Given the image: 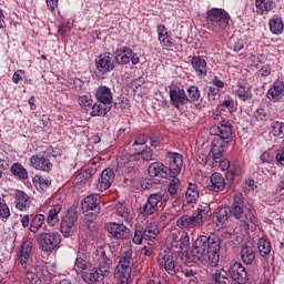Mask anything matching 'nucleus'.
Returning a JSON list of instances; mask_svg holds the SVG:
<instances>
[{
	"label": "nucleus",
	"instance_id": "f257e3e1",
	"mask_svg": "<svg viewBox=\"0 0 284 284\" xmlns=\"http://www.w3.org/2000/svg\"><path fill=\"white\" fill-rule=\"evenodd\" d=\"M191 254L195 263L216 267L221 261V237L216 233L200 235L192 245Z\"/></svg>",
	"mask_w": 284,
	"mask_h": 284
},
{
	"label": "nucleus",
	"instance_id": "f03ea898",
	"mask_svg": "<svg viewBox=\"0 0 284 284\" xmlns=\"http://www.w3.org/2000/svg\"><path fill=\"white\" fill-rule=\"evenodd\" d=\"M210 134L216 136L212 140V153L215 160L220 161L221 155L225 154V149L232 143V122L221 118L217 124L210 128Z\"/></svg>",
	"mask_w": 284,
	"mask_h": 284
},
{
	"label": "nucleus",
	"instance_id": "7ed1b4c3",
	"mask_svg": "<svg viewBox=\"0 0 284 284\" xmlns=\"http://www.w3.org/2000/svg\"><path fill=\"white\" fill-rule=\"evenodd\" d=\"M132 267H134V251L132 247L124 248L118 257L113 276L115 284H130L132 278Z\"/></svg>",
	"mask_w": 284,
	"mask_h": 284
},
{
	"label": "nucleus",
	"instance_id": "20e7f679",
	"mask_svg": "<svg viewBox=\"0 0 284 284\" xmlns=\"http://www.w3.org/2000/svg\"><path fill=\"white\" fill-rule=\"evenodd\" d=\"M230 214L236 221H241L246 227L250 225L256 226V210L252 206H246L241 195H235L232 205L229 207Z\"/></svg>",
	"mask_w": 284,
	"mask_h": 284
},
{
	"label": "nucleus",
	"instance_id": "39448f33",
	"mask_svg": "<svg viewBox=\"0 0 284 284\" xmlns=\"http://www.w3.org/2000/svg\"><path fill=\"white\" fill-rule=\"evenodd\" d=\"M205 21L209 30L219 34V32H225L227 30V26H230V13L223 8H212L207 10Z\"/></svg>",
	"mask_w": 284,
	"mask_h": 284
},
{
	"label": "nucleus",
	"instance_id": "423d86ee",
	"mask_svg": "<svg viewBox=\"0 0 284 284\" xmlns=\"http://www.w3.org/2000/svg\"><path fill=\"white\" fill-rule=\"evenodd\" d=\"M165 248H161L160 252H171L172 254H183V250L190 247V235L187 233L174 229L170 231L165 240Z\"/></svg>",
	"mask_w": 284,
	"mask_h": 284
},
{
	"label": "nucleus",
	"instance_id": "0eeeda50",
	"mask_svg": "<svg viewBox=\"0 0 284 284\" xmlns=\"http://www.w3.org/2000/svg\"><path fill=\"white\" fill-rule=\"evenodd\" d=\"M181 261H183V253L160 251L158 254L159 267L168 272L170 276H176L181 272Z\"/></svg>",
	"mask_w": 284,
	"mask_h": 284
},
{
	"label": "nucleus",
	"instance_id": "6e6552de",
	"mask_svg": "<svg viewBox=\"0 0 284 284\" xmlns=\"http://www.w3.org/2000/svg\"><path fill=\"white\" fill-rule=\"evenodd\" d=\"M160 232L161 231L159 230V224H156L154 220L146 221L145 226L138 224L134 229L132 243L134 245H141L143 241H150V243H154Z\"/></svg>",
	"mask_w": 284,
	"mask_h": 284
},
{
	"label": "nucleus",
	"instance_id": "1a4fd4ad",
	"mask_svg": "<svg viewBox=\"0 0 284 284\" xmlns=\"http://www.w3.org/2000/svg\"><path fill=\"white\" fill-rule=\"evenodd\" d=\"M32 254V242L26 241L22 243L18 253V265L23 268V274L27 281H34L37 273L34 266L30 263V255Z\"/></svg>",
	"mask_w": 284,
	"mask_h": 284
},
{
	"label": "nucleus",
	"instance_id": "9d476101",
	"mask_svg": "<svg viewBox=\"0 0 284 284\" xmlns=\"http://www.w3.org/2000/svg\"><path fill=\"white\" fill-rule=\"evenodd\" d=\"M95 261L101 276L108 278L112 274V250L110 246H98L95 250Z\"/></svg>",
	"mask_w": 284,
	"mask_h": 284
},
{
	"label": "nucleus",
	"instance_id": "9b49d317",
	"mask_svg": "<svg viewBox=\"0 0 284 284\" xmlns=\"http://www.w3.org/2000/svg\"><path fill=\"white\" fill-rule=\"evenodd\" d=\"M95 99L98 106L97 114H102L105 116L110 110H112V103L114 101V93H112V89L106 85H100L95 90Z\"/></svg>",
	"mask_w": 284,
	"mask_h": 284
},
{
	"label": "nucleus",
	"instance_id": "f8f14e48",
	"mask_svg": "<svg viewBox=\"0 0 284 284\" xmlns=\"http://www.w3.org/2000/svg\"><path fill=\"white\" fill-rule=\"evenodd\" d=\"M50 156H57L52 146L33 154L29 160L31 168L33 170H40V172H51L53 164L50 161Z\"/></svg>",
	"mask_w": 284,
	"mask_h": 284
},
{
	"label": "nucleus",
	"instance_id": "ddd939ff",
	"mask_svg": "<svg viewBox=\"0 0 284 284\" xmlns=\"http://www.w3.org/2000/svg\"><path fill=\"white\" fill-rule=\"evenodd\" d=\"M37 243L41 252L50 254L61 244V234L59 232H42L38 234Z\"/></svg>",
	"mask_w": 284,
	"mask_h": 284
},
{
	"label": "nucleus",
	"instance_id": "4468645a",
	"mask_svg": "<svg viewBox=\"0 0 284 284\" xmlns=\"http://www.w3.org/2000/svg\"><path fill=\"white\" fill-rule=\"evenodd\" d=\"M168 200L163 199L162 192L152 193L149 195L146 202L140 206L139 212L141 216H152L159 212V207H165Z\"/></svg>",
	"mask_w": 284,
	"mask_h": 284
},
{
	"label": "nucleus",
	"instance_id": "2eb2a0df",
	"mask_svg": "<svg viewBox=\"0 0 284 284\" xmlns=\"http://www.w3.org/2000/svg\"><path fill=\"white\" fill-rule=\"evenodd\" d=\"M113 59L116 65H128L130 61L132 65H139V63L141 62L139 55H136V53H134V51L130 47L118 48L113 52Z\"/></svg>",
	"mask_w": 284,
	"mask_h": 284
},
{
	"label": "nucleus",
	"instance_id": "dca6fc26",
	"mask_svg": "<svg viewBox=\"0 0 284 284\" xmlns=\"http://www.w3.org/2000/svg\"><path fill=\"white\" fill-rule=\"evenodd\" d=\"M106 232H109L111 239L115 241H128L132 236V231L123 223L111 222L105 225Z\"/></svg>",
	"mask_w": 284,
	"mask_h": 284
},
{
	"label": "nucleus",
	"instance_id": "f3484780",
	"mask_svg": "<svg viewBox=\"0 0 284 284\" xmlns=\"http://www.w3.org/2000/svg\"><path fill=\"white\" fill-rule=\"evenodd\" d=\"M101 196L99 194H91L82 201V212L87 214H99L101 212Z\"/></svg>",
	"mask_w": 284,
	"mask_h": 284
},
{
	"label": "nucleus",
	"instance_id": "a211bd4d",
	"mask_svg": "<svg viewBox=\"0 0 284 284\" xmlns=\"http://www.w3.org/2000/svg\"><path fill=\"white\" fill-rule=\"evenodd\" d=\"M227 274L231 276L232 281H235V283H247V271L245 270V266L239 262H234L229 265Z\"/></svg>",
	"mask_w": 284,
	"mask_h": 284
},
{
	"label": "nucleus",
	"instance_id": "6ab92c4d",
	"mask_svg": "<svg viewBox=\"0 0 284 284\" xmlns=\"http://www.w3.org/2000/svg\"><path fill=\"white\" fill-rule=\"evenodd\" d=\"M110 52L102 53L95 60V69L100 74H108L114 70V60L112 61Z\"/></svg>",
	"mask_w": 284,
	"mask_h": 284
},
{
	"label": "nucleus",
	"instance_id": "aec40b11",
	"mask_svg": "<svg viewBox=\"0 0 284 284\" xmlns=\"http://www.w3.org/2000/svg\"><path fill=\"white\" fill-rule=\"evenodd\" d=\"M115 176L116 175L114 174V170L111 168L104 169L98 179L97 190H99V192H105V190H110L114 183Z\"/></svg>",
	"mask_w": 284,
	"mask_h": 284
},
{
	"label": "nucleus",
	"instance_id": "412c9836",
	"mask_svg": "<svg viewBox=\"0 0 284 284\" xmlns=\"http://www.w3.org/2000/svg\"><path fill=\"white\" fill-rule=\"evenodd\" d=\"M158 40L164 50H170V48H175L174 38H172V33L168 31V27L165 24H159L156 27Z\"/></svg>",
	"mask_w": 284,
	"mask_h": 284
},
{
	"label": "nucleus",
	"instance_id": "4be33fe9",
	"mask_svg": "<svg viewBox=\"0 0 284 284\" xmlns=\"http://www.w3.org/2000/svg\"><path fill=\"white\" fill-rule=\"evenodd\" d=\"M168 156L170 159L169 176H179L181 170H183V155L176 152H169Z\"/></svg>",
	"mask_w": 284,
	"mask_h": 284
},
{
	"label": "nucleus",
	"instance_id": "5701e85b",
	"mask_svg": "<svg viewBox=\"0 0 284 284\" xmlns=\"http://www.w3.org/2000/svg\"><path fill=\"white\" fill-rule=\"evenodd\" d=\"M169 94L171 105H173V108H175L176 110H181V105H187V93H185L184 89H170Z\"/></svg>",
	"mask_w": 284,
	"mask_h": 284
},
{
	"label": "nucleus",
	"instance_id": "b1692460",
	"mask_svg": "<svg viewBox=\"0 0 284 284\" xmlns=\"http://www.w3.org/2000/svg\"><path fill=\"white\" fill-rule=\"evenodd\" d=\"M225 185H227V183L225 182L223 174L214 172L210 176L206 190H209V192H223V190H225Z\"/></svg>",
	"mask_w": 284,
	"mask_h": 284
},
{
	"label": "nucleus",
	"instance_id": "393cba45",
	"mask_svg": "<svg viewBox=\"0 0 284 284\" xmlns=\"http://www.w3.org/2000/svg\"><path fill=\"white\" fill-rule=\"evenodd\" d=\"M14 205L20 212H28L32 205V200H30V195H28V193L17 190L14 192Z\"/></svg>",
	"mask_w": 284,
	"mask_h": 284
},
{
	"label": "nucleus",
	"instance_id": "a878e982",
	"mask_svg": "<svg viewBox=\"0 0 284 284\" xmlns=\"http://www.w3.org/2000/svg\"><path fill=\"white\" fill-rule=\"evenodd\" d=\"M241 261L244 265L254 264V261H256V247H254V244L250 242L243 244L241 248Z\"/></svg>",
	"mask_w": 284,
	"mask_h": 284
},
{
	"label": "nucleus",
	"instance_id": "bb28decb",
	"mask_svg": "<svg viewBox=\"0 0 284 284\" xmlns=\"http://www.w3.org/2000/svg\"><path fill=\"white\" fill-rule=\"evenodd\" d=\"M191 65L199 79L207 77V61L205 59L200 55H193L191 58Z\"/></svg>",
	"mask_w": 284,
	"mask_h": 284
},
{
	"label": "nucleus",
	"instance_id": "cd10ccee",
	"mask_svg": "<svg viewBox=\"0 0 284 284\" xmlns=\"http://www.w3.org/2000/svg\"><path fill=\"white\" fill-rule=\"evenodd\" d=\"M234 94L240 99V101H251L252 85L247 81H240L235 87Z\"/></svg>",
	"mask_w": 284,
	"mask_h": 284
},
{
	"label": "nucleus",
	"instance_id": "c85d7f7f",
	"mask_svg": "<svg viewBox=\"0 0 284 284\" xmlns=\"http://www.w3.org/2000/svg\"><path fill=\"white\" fill-rule=\"evenodd\" d=\"M200 196L199 185L189 183L182 207H186V205H194V203H197Z\"/></svg>",
	"mask_w": 284,
	"mask_h": 284
},
{
	"label": "nucleus",
	"instance_id": "c756f323",
	"mask_svg": "<svg viewBox=\"0 0 284 284\" xmlns=\"http://www.w3.org/2000/svg\"><path fill=\"white\" fill-rule=\"evenodd\" d=\"M173 178L168 185V194L171 196V203H173V207H179L181 205V200H179V189L181 187V180L176 176Z\"/></svg>",
	"mask_w": 284,
	"mask_h": 284
},
{
	"label": "nucleus",
	"instance_id": "7c9ffc66",
	"mask_svg": "<svg viewBox=\"0 0 284 284\" xmlns=\"http://www.w3.org/2000/svg\"><path fill=\"white\" fill-rule=\"evenodd\" d=\"M79 105L83 108L84 110H91V116H104L103 114L97 113V108L99 106L98 102H94V99H92V95H80L78 99Z\"/></svg>",
	"mask_w": 284,
	"mask_h": 284
},
{
	"label": "nucleus",
	"instance_id": "2f4dec72",
	"mask_svg": "<svg viewBox=\"0 0 284 284\" xmlns=\"http://www.w3.org/2000/svg\"><path fill=\"white\" fill-rule=\"evenodd\" d=\"M201 221L196 215H182L176 220V226L180 230H192V227H200Z\"/></svg>",
	"mask_w": 284,
	"mask_h": 284
},
{
	"label": "nucleus",
	"instance_id": "473e14b6",
	"mask_svg": "<svg viewBox=\"0 0 284 284\" xmlns=\"http://www.w3.org/2000/svg\"><path fill=\"white\" fill-rule=\"evenodd\" d=\"M284 97V82L283 81H275L273 85L267 91V99L273 101V103H278L281 99Z\"/></svg>",
	"mask_w": 284,
	"mask_h": 284
},
{
	"label": "nucleus",
	"instance_id": "72a5a7b5",
	"mask_svg": "<svg viewBox=\"0 0 284 284\" xmlns=\"http://www.w3.org/2000/svg\"><path fill=\"white\" fill-rule=\"evenodd\" d=\"M148 172L150 176H159L160 179H168V176H170L168 166L161 162L151 163L148 168Z\"/></svg>",
	"mask_w": 284,
	"mask_h": 284
},
{
	"label": "nucleus",
	"instance_id": "f704fd0d",
	"mask_svg": "<svg viewBox=\"0 0 284 284\" xmlns=\"http://www.w3.org/2000/svg\"><path fill=\"white\" fill-rule=\"evenodd\" d=\"M268 30L271 34H275V37H281L284 32V23L283 18L278 14L272 16L271 19H268Z\"/></svg>",
	"mask_w": 284,
	"mask_h": 284
},
{
	"label": "nucleus",
	"instance_id": "c9c22d12",
	"mask_svg": "<svg viewBox=\"0 0 284 284\" xmlns=\"http://www.w3.org/2000/svg\"><path fill=\"white\" fill-rule=\"evenodd\" d=\"M223 161H225V153H222L220 160H217L214 158L212 146L209 153H203L202 151L197 153V163H200V165H207V163H223Z\"/></svg>",
	"mask_w": 284,
	"mask_h": 284
},
{
	"label": "nucleus",
	"instance_id": "e433bc0d",
	"mask_svg": "<svg viewBox=\"0 0 284 284\" xmlns=\"http://www.w3.org/2000/svg\"><path fill=\"white\" fill-rule=\"evenodd\" d=\"M92 263L90 262V256L83 252H78V256L75 258L74 270L75 272H85L87 270H90V266Z\"/></svg>",
	"mask_w": 284,
	"mask_h": 284
},
{
	"label": "nucleus",
	"instance_id": "4c0bfd02",
	"mask_svg": "<svg viewBox=\"0 0 284 284\" xmlns=\"http://www.w3.org/2000/svg\"><path fill=\"white\" fill-rule=\"evenodd\" d=\"M215 112L217 114H234L236 112V106L234 104V99H225L223 101H220L217 104Z\"/></svg>",
	"mask_w": 284,
	"mask_h": 284
},
{
	"label": "nucleus",
	"instance_id": "58836bf2",
	"mask_svg": "<svg viewBox=\"0 0 284 284\" xmlns=\"http://www.w3.org/2000/svg\"><path fill=\"white\" fill-rule=\"evenodd\" d=\"M195 217L197 221H200V225H203V223H206V221H210L212 219V207H210V204L202 203L199 205L196 210Z\"/></svg>",
	"mask_w": 284,
	"mask_h": 284
},
{
	"label": "nucleus",
	"instance_id": "ea45409f",
	"mask_svg": "<svg viewBox=\"0 0 284 284\" xmlns=\"http://www.w3.org/2000/svg\"><path fill=\"white\" fill-rule=\"evenodd\" d=\"M100 278H101V273H99V268L92 265L82 273V280L84 281V283H88V284L99 283Z\"/></svg>",
	"mask_w": 284,
	"mask_h": 284
},
{
	"label": "nucleus",
	"instance_id": "a19ab883",
	"mask_svg": "<svg viewBox=\"0 0 284 284\" xmlns=\"http://www.w3.org/2000/svg\"><path fill=\"white\" fill-rule=\"evenodd\" d=\"M116 216L122 221V223H126V225H132V221H134L132 213H130V209L124 206L123 203L116 204Z\"/></svg>",
	"mask_w": 284,
	"mask_h": 284
},
{
	"label": "nucleus",
	"instance_id": "79ce46f5",
	"mask_svg": "<svg viewBox=\"0 0 284 284\" xmlns=\"http://www.w3.org/2000/svg\"><path fill=\"white\" fill-rule=\"evenodd\" d=\"M61 210H63V206H61V204H55L49 210V214L45 221L50 227H54V225L59 223V214H61Z\"/></svg>",
	"mask_w": 284,
	"mask_h": 284
},
{
	"label": "nucleus",
	"instance_id": "37998d69",
	"mask_svg": "<svg viewBox=\"0 0 284 284\" xmlns=\"http://www.w3.org/2000/svg\"><path fill=\"white\" fill-rule=\"evenodd\" d=\"M31 222L29 230L32 232V234H37L43 225H45V215L43 214H36V215H30Z\"/></svg>",
	"mask_w": 284,
	"mask_h": 284
},
{
	"label": "nucleus",
	"instance_id": "c03bdc74",
	"mask_svg": "<svg viewBox=\"0 0 284 284\" xmlns=\"http://www.w3.org/2000/svg\"><path fill=\"white\" fill-rule=\"evenodd\" d=\"M134 154L131 159H141L142 161H154V151L150 146H144L142 150L134 149Z\"/></svg>",
	"mask_w": 284,
	"mask_h": 284
},
{
	"label": "nucleus",
	"instance_id": "a18cd8bd",
	"mask_svg": "<svg viewBox=\"0 0 284 284\" xmlns=\"http://www.w3.org/2000/svg\"><path fill=\"white\" fill-rule=\"evenodd\" d=\"M10 172L13 176H16V179H19V181L28 180V170L19 162L11 165Z\"/></svg>",
	"mask_w": 284,
	"mask_h": 284
},
{
	"label": "nucleus",
	"instance_id": "49530a36",
	"mask_svg": "<svg viewBox=\"0 0 284 284\" xmlns=\"http://www.w3.org/2000/svg\"><path fill=\"white\" fill-rule=\"evenodd\" d=\"M257 248L260 256H262L263 258H265V256H270L272 252V243L270 242V239L261 237L257 241Z\"/></svg>",
	"mask_w": 284,
	"mask_h": 284
},
{
	"label": "nucleus",
	"instance_id": "de8ad7c7",
	"mask_svg": "<svg viewBox=\"0 0 284 284\" xmlns=\"http://www.w3.org/2000/svg\"><path fill=\"white\" fill-rule=\"evenodd\" d=\"M77 217L67 215L62 219L60 232L64 234V236H69L70 232H72V227H74V223Z\"/></svg>",
	"mask_w": 284,
	"mask_h": 284
},
{
	"label": "nucleus",
	"instance_id": "09e8293b",
	"mask_svg": "<svg viewBox=\"0 0 284 284\" xmlns=\"http://www.w3.org/2000/svg\"><path fill=\"white\" fill-rule=\"evenodd\" d=\"M271 134L276 139H284V122L273 120L270 124Z\"/></svg>",
	"mask_w": 284,
	"mask_h": 284
},
{
	"label": "nucleus",
	"instance_id": "8fccbe9b",
	"mask_svg": "<svg viewBox=\"0 0 284 284\" xmlns=\"http://www.w3.org/2000/svg\"><path fill=\"white\" fill-rule=\"evenodd\" d=\"M211 278L214 284H230V277L227 276V272L224 270H216L211 274Z\"/></svg>",
	"mask_w": 284,
	"mask_h": 284
},
{
	"label": "nucleus",
	"instance_id": "3c124183",
	"mask_svg": "<svg viewBox=\"0 0 284 284\" xmlns=\"http://www.w3.org/2000/svg\"><path fill=\"white\" fill-rule=\"evenodd\" d=\"M201 99V90L196 85H190L186 89L187 103H196Z\"/></svg>",
	"mask_w": 284,
	"mask_h": 284
},
{
	"label": "nucleus",
	"instance_id": "603ef678",
	"mask_svg": "<svg viewBox=\"0 0 284 284\" xmlns=\"http://www.w3.org/2000/svg\"><path fill=\"white\" fill-rule=\"evenodd\" d=\"M92 176H94V169L88 168L77 174L75 179L79 183L85 184L92 182Z\"/></svg>",
	"mask_w": 284,
	"mask_h": 284
},
{
	"label": "nucleus",
	"instance_id": "864d4df0",
	"mask_svg": "<svg viewBox=\"0 0 284 284\" xmlns=\"http://www.w3.org/2000/svg\"><path fill=\"white\" fill-rule=\"evenodd\" d=\"M230 216H232L230 213V207H222L216 213V221L221 225H225V222L230 221Z\"/></svg>",
	"mask_w": 284,
	"mask_h": 284
},
{
	"label": "nucleus",
	"instance_id": "5fc2aeb1",
	"mask_svg": "<svg viewBox=\"0 0 284 284\" xmlns=\"http://www.w3.org/2000/svg\"><path fill=\"white\" fill-rule=\"evenodd\" d=\"M118 165L128 170V172H130V170H134V161L130 160L128 155H120L118 158Z\"/></svg>",
	"mask_w": 284,
	"mask_h": 284
},
{
	"label": "nucleus",
	"instance_id": "6e6d98bb",
	"mask_svg": "<svg viewBox=\"0 0 284 284\" xmlns=\"http://www.w3.org/2000/svg\"><path fill=\"white\" fill-rule=\"evenodd\" d=\"M33 183L36 187H39L38 190H40L41 192H45L51 182L47 178L36 175L33 178Z\"/></svg>",
	"mask_w": 284,
	"mask_h": 284
},
{
	"label": "nucleus",
	"instance_id": "4d7b16f0",
	"mask_svg": "<svg viewBox=\"0 0 284 284\" xmlns=\"http://www.w3.org/2000/svg\"><path fill=\"white\" fill-rule=\"evenodd\" d=\"M10 216V206H8L6 200L0 196V219L6 223Z\"/></svg>",
	"mask_w": 284,
	"mask_h": 284
},
{
	"label": "nucleus",
	"instance_id": "13d9d810",
	"mask_svg": "<svg viewBox=\"0 0 284 284\" xmlns=\"http://www.w3.org/2000/svg\"><path fill=\"white\" fill-rule=\"evenodd\" d=\"M130 121L126 120L125 126L119 129L118 133H116V141L118 143H123V141H125V139H128V134H130Z\"/></svg>",
	"mask_w": 284,
	"mask_h": 284
},
{
	"label": "nucleus",
	"instance_id": "bf43d9fd",
	"mask_svg": "<svg viewBox=\"0 0 284 284\" xmlns=\"http://www.w3.org/2000/svg\"><path fill=\"white\" fill-rule=\"evenodd\" d=\"M224 168H226L231 176H240L241 174V164L239 163L230 164V161H227V162H224Z\"/></svg>",
	"mask_w": 284,
	"mask_h": 284
},
{
	"label": "nucleus",
	"instance_id": "052dcab7",
	"mask_svg": "<svg viewBox=\"0 0 284 284\" xmlns=\"http://www.w3.org/2000/svg\"><path fill=\"white\" fill-rule=\"evenodd\" d=\"M114 108L115 110H120L121 112H123V110H129L130 108V99H118L114 103Z\"/></svg>",
	"mask_w": 284,
	"mask_h": 284
},
{
	"label": "nucleus",
	"instance_id": "680f3d73",
	"mask_svg": "<svg viewBox=\"0 0 284 284\" xmlns=\"http://www.w3.org/2000/svg\"><path fill=\"white\" fill-rule=\"evenodd\" d=\"M254 116L256 121H267V111H265L263 108H260L255 111Z\"/></svg>",
	"mask_w": 284,
	"mask_h": 284
},
{
	"label": "nucleus",
	"instance_id": "e2e57ef3",
	"mask_svg": "<svg viewBox=\"0 0 284 284\" xmlns=\"http://www.w3.org/2000/svg\"><path fill=\"white\" fill-rule=\"evenodd\" d=\"M141 254H143V256H152L154 254V244L148 243L144 245L141 250Z\"/></svg>",
	"mask_w": 284,
	"mask_h": 284
},
{
	"label": "nucleus",
	"instance_id": "0e129e2a",
	"mask_svg": "<svg viewBox=\"0 0 284 284\" xmlns=\"http://www.w3.org/2000/svg\"><path fill=\"white\" fill-rule=\"evenodd\" d=\"M219 92H221V89L216 88V87H209V100L210 101H216V95L219 94Z\"/></svg>",
	"mask_w": 284,
	"mask_h": 284
},
{
	"label": "nucleus",
	"instance_id": "69168bd1",
	"mask_svg": "<svg viewBox=\"0 0 284 284\" xmlns=\"http://www.w3.org/2000/svg\"><path fill=\"white\" fill-rule=\"evenodd\" d=\"M145 143H148V135H145V134H139V135L135 138V140H134L132 146L134 148V145H145Z\"/></svg>",
	"mask_w": 284,
	"mask_h": 284
},
{
	"label": "nucleus",
	"instance_id": "338daca9",
	"mask_svg": "<svg viewBox=\"0 0 284 284\" xmlns=\"http://www.w3.org/2000/svg\"><path fill=\"white\" fill-rule=\"evenodd\" d=\"M145 83V78L143 77H140L138 79H134L132 82H131V88L133 90H139L141 88V85H143Z\"/></svg>",
	"mask_w": 284,
	"mask_h": 284
},
{
	"label": "nucleus",
	"instance_id": "774afa93",
	"mask_svg": "<svg viewBox=\"0 0 284 284\" xmlns=\"http://www.w3.org/2000/svg\"><path fill=\"white\" fill-rule=\"evenodd\" d=\"M275 159L280 165H284V146L277 151Z\"/></svg>",
	"mask_w": 284,
	"mask_h": 284
}]
</instances>
